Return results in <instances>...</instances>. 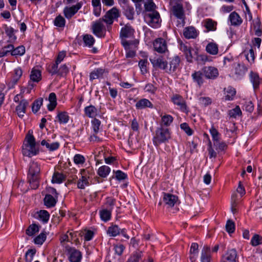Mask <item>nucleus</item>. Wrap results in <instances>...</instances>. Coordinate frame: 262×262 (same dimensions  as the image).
I'll use <instances>...</instances> for the list:
<instances>
[{
	"label": "nucleus",
	"mask_w": 262,
	"mask_h": 262,
	"mask_svg": "<svg viewBox=\"0 0 262 262\" xmlns=\"http://www.w3.org/2000/svg\"><path fill=\"white\" fill-rule=\"evenodd\" d=\"M32 133V130H29L22 148L23 155L29 157L35 156L39 153V149L36 147L35 139Z\"/></svg>",
	"instance_id": "f257e3e1"
},
{
	"label": "nucleus",
	"mask_w": 262,
	"mask_h": 262,
	"mask_svg": "<svg viewBox=\"0 0 262 262\" xmlns=\"http://www.w3.org/2000/svg\"><path fill=\"white\" fill-rule=\"evenodd\" d=\"M135 33L134 29L128 24L126 25L124 27L121 28L120 36L121 38V43L125 49H127L131 46H134L136 47L139 43V40L134 39L131 41L126 40L127 38H132L134 36Z\"/></svg>",
	"instance_id": "f03ea898"
},
{
	"label": "nucleus",
	"mask_w": 262,
	"mask_h": 262,
	"mask_svg": "<svg viewBox=\"0 0 262 262\" xmlns=\"http://www.w3.org/2000/svg\"><path fill=\"white\" fill-rule=\"evenodd\" d=\"M40 170V166L37 162L30 163L27 179L30 187L33 189H36L39 186Z\"/></svg>",
	"instance_id": "7ed1b4c3"
},
{
	"label": "nucleus",
	"mask_w": 262,
	"mask_h": 262,
	"mask_svg": "<svg viewBox=\"0 0 262 262\" xmlns=\"http://www.w3.org/2000/svg\"><path fill=\"white\" fill-rule=\"evenodd\" d=\"M171 138V133L168 128L160 127L157 128L153 137V143L158 146L162 143L168 142Z\"/></svg>",
	"instance_id": "20e7f679"
},
{
	"label": "nucleus",
	"mask_w": 262,
	"mask_h": 262,
	"mask_svg": "<svg viewBox=\"0 0 262 262\" xmlns=\"http://www.w3.org/2000/svg\"><path fill=\"white\" fill-rule=\"evenodd\" d=\"M171 14L178 19L177 27H183L185 25V14L183 7L181 4H177L171 8Z\"/></svg>",
	"instance_id": "39448f33"
},
{
	"label": "nucleus",
	"mask_w": 262,
	"mask_h": 262,
	"mask_svg": "<svg viewBox=\"0 0 262 262\" xmlns=\"http://www.w3.org/2000/svg\"><path fill=\"white\" fill-rule=\"evenodd\" d=\"M92 30L93 33L98 37L104 38L105 36L106 27L104 25L103 20L101 18L93 22Z\"/></svg>",
	"instance_id": "423d86ee"
},
{
	"label": "nucleus",
	"mask_w": 262,
	"mask_h": 262,
	"mask_svg": "<svg viewBox=\"0 0 262 262\" xmlns=\"http://www.w3.org/2000/svg\"><path fill=\"white\" fill-rule=\"evenodd\" d=\"M119 16V13L118 10L116 8L114 7L108 11L105 15L101 18L104 23L107 25V29L108 31H111L112 29L111 25L113 23L114 20L117 18Z\"/></svg>",
	"instance_id": "0eeeda50"
},
{
	"label": "nucleus",
	"mask_w": 262,
	"mask_h": 262,
	"mask_svg": "<svg viewBox=\"0 0 262 262\" xmlns=\"http://www.w3.org/2000/svg\"><path fill=\"white\" fill-rule=\"evenodd\" d=\"M238 254L235 248H228L222 255L220 262H237Z\"/></svg>",
	"instance_id": "6e6552de"
},
{
	"label": "nucleus",
	"mask_w": 262,
	"mask_h": 262,
	"mask_svg": "<svg viewBox=\"0 0 262 262\" xmlns=\"http://www.w3.org/2000/svg\"><path fill=\"white\" fill-rule=\"evenodd\" d=\"M171 100L174 105L179 106V108L181 111L186 114L188 113V107L186 104V101L182 96L178 94L173 95L171 98Z\"/></svg>",
	"instance_id": "1a4fd4ad"
},
{
	"label": "nucleus",
	"mask_w": 262,
	"mask_h": 262,
	"mask_svg": "<svg viewBox=\"0 0 262 262\" xmlns=\"http://www.w3.org/2000/svg\"><path fill=\"white\" fill-rule=\"evenodd\" d=\"M160 14L157 11L149 12L145 16L148 25L152 28H157L160 24Z\"/></svg>",
	"instance_id": "9d476101"
},
{
	"label": "nucleus",
	"mask_w": 262,
	"mask_h": 262,
	"mask_svg": "<svg viewBox=\"0 0 262 262\" xmlns=\"http://www.w3.org/2000/svg\"><path fill=\"white\" fill-rule=\"evenodd\" d=\"M204 76L208 79H214L216 78L219 75V71L217 68L211 67H204L202 69Z\"/></svg>",
	"instance_id": "9b49d317"
},
{
	"label": "nucleus",
	"mask_w": 262,
	"mask_h": 262,
	"mask_svg": "<svg viewBox=\"0 0 262 262\" xmlns=\"http://www.w3.org/2000/svg\"><path fill=\"white\" fill-rule=\"evenodd\" d=\"M154 50L159 53H165L167 51V43L162 38H158L153 42Z\"/></svg>",
	"instance_id": "f8f14e48"
},
{
	"label": "nucleus",
	"mask_w": 262,
	"mask_h": 262,
	"mask_svg": "<svg viewBox=\"0 0 262 262\" xmlns=\"http://www.w3.org/2000/svg\"><path fill=\"white\" fill-rule=\"evenodd\" d=\"M69 259L70 262H80L82 258V254L80 251L75 248H67Z\"/></svg>",
	"instance_id": "ddd939ff"
},
{
	"label": "nucleus",
	"mask_w": 262,
	"mask_h": 262,
	"mask_svg": "<svg viewBox=\"0 0 262 262\" xmlns=\"http://www.w3.org/2000/svg\"><path fill=\"white\" fill-rule=\"evenodd\" d=\"M81 7L82 4L81 3H78L75 5H73L72 7H66L63 11L64 16L69 19L71 18Z\"/></svg>",
	"instance_id": "4468645a"
},
{
	"label": "nucleus",
	"mask_w": 262,
	"mask_h": 262,
	"mask_svg": "<svg viewBox=\"0 0 262 262\" xmlns=\"http://www.w3.org/2000/svg\"><path fill=\"white\" fill-rule=\"evenodd\" d=\"M181 59L179 56L176 55L172 58H169V67L167 66L166 72L170 74L175 72L180 66Z\"/></svg>",
	"instance_id": "2eb2a0df"
},
{
	"label": "nucleus",
	"mask_w": 262,
	"mask_h": 262,
	"mask_svg": "<svg viewBox=\"0 0 262 262\" xmlns=\"http://www.w3.org/2000/svg\"><path fill=\"white\" fill-rule=\"evenodd\" d=\"M150 61L154 67L159 68L166 72L168 63L166 61L164 60L163 56H160L154 59L150 58Z\"/></svg>",
	"instance_id": "dca6fc26"
},
{
	"label": "nucleus",
	"mask_w": 262,
	"mask_h": 262,
	"mask_svg": "<svg viewBox=\"0 0 262 262\" xmlns=\"http://www.w3.org/2000/svg\"><path fill=\"white\" fill-rule=\"evenodd\" d=\"M29 105V102L26 99H22L16 106L15 111L20 118H23L26 113V108Z\"/></svg>",
	"instance_id": "f3484780"
},
{
	"label": "nucleus",
	"mask_w": 262,
	"mask_h": 262,
	"mask_svg": "<svg viewBox=\"0 0 262 262\" xmlns=\"http://www.w3.org/2000/svg\"><path fill=\"white\" fill-rule=\"evenodd\" d=\"M88 172L85 170L81 171V177L77 182V187L81 189L85 188V186H89L90 183L89 181V176H88Z\"/></svg>",
	"instance_id": "a211bd4d"
},
{
	"label": "nucleus",
	"mask_w": 262,
	"mask_h": 262,
	"mask_svg": "<svg viewBox=\"0 0 262 262\" xmlns=\"http://www.w3.org/2000/svg\"><path fill=\"white\" fill-rule=\"evenodd\" d=\"M163 201L168 207H173L178 201V197L172 194L163 193Z\"/></svg>",
	"instance_id": "6ab92c4d"
},
{
	"label": "nucleus",
	"mask_w": 262,
	"mask_h": 262,
	"mask_svg": "<svg viewBox=\"0 0 262 262\" xmlns=\"http://www.w3.org/2000/svg\"><path fill=\"white\" fill-rule=\"evenodd\" d=\"M247 70L244 64L238 63L235 68L233 76L235 79H240L244 76Z\"/></svg>",
	"instance_id": "aec40b11"
},
{
	"label": "nucleus",
	"mask_w": 262,
	"mask_h": 262,
	"mask_svg": "<svg viewBox=\"0 0 262 262\" xmlns=\"http://www.w3.org/2000/svg\"><path fill=\"white\" fill-rule=\"evenodd\" d=\"M22 74L23 71L20 68H17L14 70V75L12 79L7 84L9 89H12L14 86L22 76Z\"/></svg>",
	"instance_id": "412c9836"
},
{
	"label": "nucleus",
	"mask_w": 262,
	"mask_h": 262,
	"mask_svg": "<svg viewBox=\"0 0 262 262\" xmlns=\"http://www.w3.org/2000/svg\"><path fill=\"white\" fill-rule=\"evenodd\" d=\"M84 112L86 116L91 118H95L99 115L98 109L93 105L86 106L84 109Z\"/></svg>",
	"instance_id": "4be33fe9"
},
{
	"label": "nucleus",
	"mask_w": 262,
	"mask_h": 262,
	"mask_svg": "<svg viewBox=\"0 0 262 262\" xmlns=\"http://www.w3.org/2000/svg\"><path fill=\"white\" fill-rule=\"evenodd\" d=\"M183 35L186 38H195L198 35V32L194 27L189 26L186 27L183 31Z\"/></svg>",
	"instance_id": "5701e85b"
},
{
	"label": "nucleus",
	"mask_w": 262,
	"mask_h": 262,
	"mask_svg": "<svg viewBox=\"0 0 262 262\" xmlns=\"http://www.w3.org/2000/svg\"><path fill=\"white\" fill-rule=\"evenodd\" d=\"M229 20L230 21L231 25L233 26H239L243 23L242 18L239 14L235 11L230 13L229 16Z\"/></svg>",
	"instance_id": "b1692460"
},
{
	"label": "nucleus",
	"mask_w": 262,
	"mask_h": 262,
	"mask_svg": "<svg viewBox=\"0 0 262 262\" xmlns=\"http://www.w3.org/2000/svg\"><path fill=\"white\" fill-rule=\"evenodd\" d=\"M210 248L207 246H204L201 251V261L210 262L211 261Z\"/></svg>",
	"instance_id": "393cba45"
},
{
	"label": "nucleus",
	"mask_w": 262,
	"mask_h": 262,
	"mask_svg": "<svg viewBox=\"0 0 262 262\" xmlns=\"http://www.w3.org/2000/svg\"><path fill=\"white\" fill-rule=\"evenodd\" d=\"M57 198L53 196L51 194H46L43 199L44 204L48 208H52L54 207L57 202Z\"/></svg>",
	"instance_id": "a878e982"
},
{
	"label": "nucleus",
	"mask_w": 262,
	"mask_h": 262,
	"mask_svg": "<svg viewBox=\"0 0 262 262\" xmlns=\"http://www.w3.org/2000/svg\"><path fill=\"white\" fill-rule=\"evenodd\" d=\"M136 107L138 110H142L147 107L152 108L153 104L148 99L143 98L136 103Z\"/></svg>",
	"instance_id": "bb28decb"
},
{
	"label": "nucleus",
	"mask_w": 262,
	"mask_h": 262,
	"mask_svg": "<svg viewBox=\"0 0 262 262\" xmlns=\"http://www.w3.org/2000/svg\"><path fill=\"white\" fill-rule=\"evenodd\" d=\"M199 252V245L196 243H192L189 251V258L191 262H194Z\"/></svg>",
	"instance_id": "cd10ccee"
},
{
	"label": "nucleus",
	"mask_w": 262,
	"mask_h": 262,
	"mask_svg": "<svg viewBox=\"0 0 262 262\" xmlns=\"http://www.w3.org/2000/svg\"><path fill=\"white\" fill-rule=\"evenodd\" d=\"M203 73L202 71H195L192 74V78L194 82H196L199 86L204 83Z\"/></svg>",
	"instance_id": "c85d7f7f"
},
{
	"label": "nucleus",
	"mask_w": 262,
	"mask_h": 262,
	"mask_svg": "<svg viewBox=\"0 0 262 262\" xmlns=\"http://www.w3.org/2000/svg\"><path fill=\"white\" fill-rule=\"evenodd\" d=\"M41 145L45 146L50 151H53L58 149L60 144L58 142H55L50 143L49 142L45 140H43L41 142Z\"/></svg>",
	"instance_id": "c756f323"
},
{
	"label": "nucleus",
	"mask_w": 262,
	"mask_h": 262,
	"mask_svg": "<svg viewBox=\"0 0 262 262\" xmlns=\"http://www.w3.org/2000/svg\"><path fill=\"white\" fill-rule=\"evenodd\" d=\"M49 104H48V109L50 111L54 110L57 105L56 95L54 93H51L49 96Z\"/></svg>",
	"instance_id": "7c9ffc66"
},
{
	"label": "nucleus",
	"mask_w": 262,
	"mask_h": 262,
	"mask_svg": "<svg viewBox=\"0 0 262 262\" xmlns=\"http://www.w3.org/2000/svg\"><path fill=\"white\" fill-rule=\"evenodd\" d=\"M250 79L251 82L253 84L254 89H255L258 88L260 82V79L258 74L253 72H251Z\"/></svg>",
	"instance_id": "2f4dec72"
},
{
	"label": "nucleus",
	"mask_w": 262,
	"mask_h": 262,
	"mask_svg": "<svg viewBox=\"0 0 262 262\" xmlns=\"http://www.w3.org/2000/svg\"><path fill=\"white\" fill-rule=\"evenodd\" d=\"M66 176L62 173L55 172L52 176V182L53 183H61L66 180Z\"/></svg>",
	"instance_id": "473e14b6"
},
{
	"label": "nucleus",
	"mask_w": 262,
	"mask_h": 262,
	"mask_svg": "<svg viewBox=\"0 0 262 262\" xmlns=\"http://www.w3.org/2000/svg\"><path fill=\"white\" fill-rule=\"evenodd\" d=\"M206 50L210 54L213 55H216L219 51L218 46L215 43L210 42L207 45Z\"/></svg>",
	"instance_id": "72a5a7b5"
},
{
	"label": "nucleus",
	"mask_w": 262,
	"mask_h": 262,
	"mask_svg": "<svg viewBox=\"0 0 262 262\" xmlns=\"http://www.w3.org/2000/svg\"><path fill=\"white\" fill-rule=\"evenodd\" d=\"M216 22L211 19H206L204 20V26L207 31H214L216 29Z\"/></svg>",
	"instance_id": "f704fd0d"
},
{
	"label": "nucleus",
	"mask_w": 262,
	"mask_h": 262,
	"mask_svg": "<svg viewBox=\"0 0 262 262\" xmlns=\"http://www.w3.org/2000/svg\"><path fill=\"white\" fill-rule=\"evenodd\" d=\"M107 234L110 236H116L120 234V228L116 225H112L108 228Z\"/></svg>",
	"instance_id": "c9c22d12"
},
{
	"label": "nucleus",
	"mask_w": 262,
	"mask_h": 262,
	"mask_svg": "<svg viewBox=\"0 0 262 262\" xmlns=\"http://www.w3.org/2000/svg\"><path fill=\"white\" fill-rule=\"evenodd\" d=\"M104 72V70L102 68H98L93 71L90 75V79L92 81L94 79H98L102 76Z\"/></svg>",
	"instance_id": "e433bc0d"
},
{
	"label": "nucleus",
	"mask_w": 262,
	"mask_h": 262,
	"mask_svg": "<svg viewBox=\"0 0 262 262\" xmlns=\"http://www.w3.org/2000/svg\"><path fill=\"white\" fill-rule=\"evenodd\" d=\"M112 210L102 209L99 211V214L101 220L106 222L108 221L111 217Z\"/></svg>",
	"instance_id": "4c0bfd02"
},
{
	"label": "nucleus",
	"mask_w": 262,
	"mask_h": 262,
	"mask_svg": "<svg viewBox=\"0 0 262 262\" xmlns=\"http://www.w3.org/2000/svg\"><path fill=\"white\" fill-rule=\"evenodd\" d=\"M30 79L34 82H39L41 79L40 71L37 69H33L30 74Z\"/></svg>",
	"instance_id": "58836bf2"
},
{
	"label": "nucleus",
	"mask_w": 262,
	"mask_h": 262,
	"mask_svg": "<svg viewBox=\"0 0 262 262\" xmlns=\"http://www.w3.org/2000/svg\"><path fill=\"white\" fill-rule=\"evenodd\" d=\"M111 168L106 165L100 167L98 170L97 173L101 178H106L110 173Z\"/></svg>",
	"instance_id": "ea45409f"
},
{
	"label": "nucleus",
	"mask_w": 262,
	"mask_h": 262,
	"mask_svg": "<svg viewBox=\"0 0 262 262\" xmlns=\"http://www.w3.org/2000/svg\"><path fill=\"white\" fill-rule=\"evenodd\" d=\"M4 29L5 30L6 34L9 37L11 41H14L16 39V37L14 35V29L11 27H8L6 25L4 26Z\"/></svg>",
	"instance_id": "a19ab883"
},
{
	"label": "nucleus",
	"mask_w": 262,
	"mask_h": 262,
	"mask_svg": "<svg viewBox=\"0 0 262 262\" xmlns=\"http://www.w3.org/2000/svg\"><path fill=\"white\" fill-rule=\"evenodd\" d=\"M57 118L60 124H66L68 122L70 117L67 112H62L58 114Z\"/></svg>",
	"instance_id": "79ce46f5"
},
{
	"label": "nucleus",
	"mask_w": 262,
	"mask_h": 262,
	"mask_svg": "<svg viewBox=\"0 0 262 262\" xmlns=\"http://www.w3.org/2000/svg\"><path fill=\"white\" fill-rule=\"evenodd\" d=\"M135 12L134 8L128 5L126 6L124 8V14L128 19L132 20L134 19Z\"/></svg>",
	"instance_id": "37998d69"
},
{
	"label": "nucleus",
	"mask_w": 262,
	"mask_h": 262,
	"mask_svg": "<svg viewBox=\"0 0 262 262\" xmlns=\"http://www.w3.org/2000/svg\"><path fill=\"white\" fill-rule=\"evenodd\" d=\"M236 91L235 89L231 86L228 87L225 93V100L228 101L233 100Z\"/></svg>",
	"instance_id": "c03bdc74"
},
{
	"label": "nucleus",
	"mask_w": 262,
	"mask_h": 262,
	"mask_svg": "<svg viewBox=\"0 0 262 262\" xmlns=\"http://www.w3.org/2000/svg\"><path fill=\"white\" fill-rule=\"evenodd\" d=\"M39 226L37 225L33 224L27 229L26 233L29 236H33L39 231Z\"/></svg>",
	"instance_id": "a18cd8bd"
},
{
	"label": "nucleus",
	"mask_w": 262,
	"mask_h": 262,
	"mask_svg": "<svg viewBox=\"0 0 262 262\" xmlns=\"http://www.w3.org/2000/svg\"><path fill=\"white\" fill-rule=\"evenodd\" d=\"M54 25L57 27L64 28L66 25V20L61 15H59L55 17Z\"/></svg>",
	"instance_id": "49530a36"
},
{
	"label": "nucleus",
	"mask_w": 262,
	"mask_h": 262,
	"mask_svg": "<svg viewBox=\"0 0 262 262\" xmlns=\"http://www.w3.org/2000/svg\"><path fill=\"white\" fill-rule=\"evenodd\" d=\"M13 49V45L11 44H9L7 46H4L3 47L1 50H0V57H3L7 55L8 53L11 54V52Z\"/></svg>",
	"instance_id": "de8ad7c7"
},
{
	"label": "nucleus",
	"mask_w": 262,
	"mask_h": 262,
	"mask_svg": "<svg viewBox=\"0 0 262 262\" xmlns=\"http://www.w3.org/2000/svg\"><path fill=\"white\" fill-rule=\"evenodd\" d=\"M38 218L40 220L42 221L44 223L48 222L50 217L49 213L45 210H41L38 212Z\"/></svg>",
	"instance_id": "09e8293b"
},
{
	"label": "nucleus",
	"mask_w": 262,
	"mask_h": 262,
	"mask_svg": "<svg viewBox=\"0 0 262 262\" xmlns=\"http://www.w3.org/2000/svg\"><path fill=\"white\" fill-rule=\"evenodd\" d=\"M83 40L85 45L86 46H88L89 47H92L94 45L95 41L93 36L90 34H86L83 35Z\"/></svg>",
	"instance_id": "8fccbe9b"
},
{
	"label": "nucleus",
	"mask_w": 262,
	"mask_h": 262,
	"mask_svg": "<svg viewBox=\"0 0 262 262\" xmlns=\"http://www.w3.org/2000/svg\"><path fill=\"white\" fill-rule=\"evenodd\" d=\"M142 256V252L136 251L129 257L126 262H139Z\"/></svg>",
	"instance_id": "3c124183"
},
{
	"label": "nucleus",
	"mask_w": 262,
	"mask_h": 262,
	"mask_svg": "<svg viewBox=\"0 0 262 262\" xmlns=\"http://www.w3.org/2000/svg\"><path fill=\"white\" fill-rule=\"evenodd\" d=\"M25 53V48L23 46L17 47L16 48L13 47L11 52V55L14 56H22Z\"/></svg>",
	"instance_id": "603ef678"
},
{
	"label": "nucleus",
	"mask_w": 262,
	"mask_h": 262,
	"mask_svg": "<svg viewBox=\"0 0 262 262\" xmlns=\"http://www.w3.org/2000/svg\"><path fill=\"white\" fill-rule=\"evenodd\" d=\"M173 117L170 115H165L161 117L162 124L165 126H169L172 122Z\"/></svg>",
	"instance_id": "864d4df0"
},
{
	"label": "nucleus",
	"mask_w": 262,
	"mask_h": 262,
	"mask_svg": "<svg viewBox=\"0 0 262 262\" xmlns=\"http://www.w3.org/2000/svg\"><path fill=\"white\" fill-rule=\"evenodd\" d=\"M209 132L212 136L213 143L220 140V134L213 126H212L210 128Z\"/></svg>",
	"instance_id": "5fc2aeb1"
},
{
	"label": "nucleus",
	"mask_w": 262,
	"mask_h": 262,
	"mask_svg": "<svg viewBox=\"0 0 262 262\" xmlns=\"http://www.w3.org/2000/svg\"><path fill=\"white\" fill-rule=\"evenodd\" d=\"M144 5L145 11L151 12L155 11V4L152 0H144Z\"/></svg>",
	"instance_id": "6e6d98bb"
},
{
	"label": "nucleus",
	"mask_w": 262,
	"mask_h": 262,
	"mask_svg": "<svg viewBox=\"0 0 262 262\" xmlns=\"http://www.w3.org/2000/svg\"><path fill=\"white\" fill-rule=\"evenodd\" d=\"M43 99L40 98L36 100L32 104V110L34 113H36L42 104Z\"/></svg>",
	"instance_id": "4d7b16f0"
},
{
	"label": "nucleus",
	"mask_w": 262,
	"mask_h": 262,
	"mask_svg": "<svg viewBox=\"0 0 262 262\" xmlns=\"http://www.w3.org/2000/svg\"><path fill=\"white\" fill-rule=\"evenodd\" d=\"M35 249H29L25 254V259L26 262H31L33 260L34 256L36 253Z\"/></svg>",
	"instance_id": "13d9d810"
},
{
	"label": "nucleus",
	"mask_w": 262,
	"mask_h": 262,
	"mask_svg": "<svg viewBox=\"0 0 262 262\" xmlns=\"http://www.w3.org/2000/svg\"><path fill=\"white\" fill-rule=\"evenodd\" d=\"M91 123L93 132L95 134H98L99 131L101 121L96 118H94L93 120H92Z\"/></svg>",
	"instance_id": "bf43d9fd"
},
{
	"label": "nucleus",
	"mask_w": 262,
	"mask_h": 262,
	"mask_svg": "<svg viewBox=\"0 0 262 262\" xmlns=\"http://www.w3.org/2000/svg\"><path fill=\"white\" fill-rule=\"evenodd\" d=\"M58 64L59 63L55 62L50 65L48 68V71L52 75L58 74Z\"/></svg>",
	"instance_id": "052dcab7"
},
{
	"label": "nucleus",
	"mask_w": 262,
	"mask_h": 262,
	"mask_svg": "<svg viewBox=\"0 0 262 262\" xmlns=\"http://www.w3.org/2000/svg\"><path fill=\"white\" fill-rule=\"evenodd\" d=\"M262 243V237L258 234H254L251 238V244L253 246H257Z\"/></svg>",
	"instance_id": "680f3d73"
},
{
	"label": "nucleus",
	"mask_w": 262,
	"mask_h": 262,
	"mask_svg": "<svg viewBox=\"0 0 262 262\" xmlns=\"http://www.w3.org/2000/svg\"><path fill=\"white\" fill-rule=\"evenodd\" d=\"M245 56L249 62L252 63L254 62L255 55L253 49H250L248 52L245 51Z\"/></svg>",
	"instance_id": "e2e57ef3"
},
{
	"label": "nucleus",
	"mask_w": 262,
	"mask_h": 262,
	"mask_svg": "<svg viewBox=\"0 0 262 262\" xmlns=\"http://www.w3.org/2000/svg\"><path fill=\"white\" fill-rule=\"evenodd\" d=\"M242 115V111L238 106H236L234 108L231 110L229 112V115L230 117L235 118L237 116Z\"/></svg>",
	"instance_id": "0e129e2a"
},
{
	"label": "nucleus",
	"mask_w": 262,
	"mask_h": 262,
	"mask_svg": "<svg viewBox=\"0 0 262 262\" xmlns=\"http://www.w3.org/2000/svg\"><path fill=\"white\" fill-rule=\"evenodd\" d=\"M46 239V235L44 233H41L36 236L34 239V243L37 245H42Z\"/></svg>",
	"instance_id": "69168bd1"
},
{
	"label": "nucleus",
	"mask_w": 262,
	"mask_h": 262,
	"mask_svg": "<svg viewBox=\"0 0 262 262\" xmlns=\"http://www.w3.org/2000/svg\"><path fill=\"white\" fill-rule=\"evenodd\" d=\"M73 161L76 164H83L85 162V159L81 155L76 154L74 157Z\"/></svg>",
	"instance_id": "338daca9"
},
{
	"label": "nucleus",
	"mask_w": 262,
	"mask_h": 262,
	"mask_svg": "<svg viewBox=\"0 0 262 262\" xmlns=\"http://www.w3.org/2000/svg\"><path fill=\"white\" fill-rule=\"evenodd\" d=\"M226 231L229 233H232L235 230V224L231 220H228L226 225Z\"/></svg>",
	"instance_id": "774afa93"
}]
</instances>
